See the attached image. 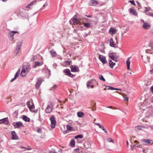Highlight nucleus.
<instances>
[{
	"label": "nucleus",
	"instance_id": "f8f14e48",
	"mask_svg": "<svg viewBox=\"0 0 153 153\" xmlns=\"http://www.w3.org/2000/svg\"><path fill=\"white\" fill-rule=\"evenodd\" d=\"M98 3V2L97 1L91 0L89 2V5L91 6H96Z\"/></svg>",
	"mask_w": 153,
	"mask_h": 153
},
{
	"label": "nucleus",
	"instance_id": "6e6552de",
	"mask_svg": "<svg viewBox=\"0 0 153 153\" xmlns=\"http://www.w3.org/2000/svg\"><path fill=\"white\" fill-rule=\"evenodd\" d=\"M71 24L74 25H76L78 23V21L77 19L76 18L73 17L70 20Z\"/></svg>",
	"mask_w": 153,
	"mask_h": 153
},
{
	"label": "nucleus",
	"instance_id": "e2e57ef3",
	"mask_svg": "<svg viewBox=\"0 0 153 153\" xmlns=\"http://www.w3.org/2000/svg\"><path fill=\"white\" fill-rule=\"evenodd\" d=\"M85 16H87L88 17H89V18H91L92 17V16L91 15H85Z\"/></svg>",
	"mask_w": 153,
	"mask_h": 153
},
{
	"label": "nucleus",
	"instance_id": "5701e85b",
	"mask_svg": "<svg viewBox=\"0 0 153 153\" xmlns=\"http://www.w3.org/2000/svg\"><path fill=\"white\" fill-rule=\"evenodd\" d=\"M130 58L128 57V59L126 61V63L127 65V68L128 70H130V62L129 61Z\"/></svg>",
	"mask_w": 153,
	"mask_h": 153
},
{
	"label": "nucleus",
	"instance_id": "6e6d98bb",
	"mask_svg": "<svg viewBox=\"0 0 153 153\" xmlns=\"http://www.w3.org/2000/svg\"><path fill=\"white\" fill-rule=\"evenodd\" d=\"M16 78H15V77H14L12 79H11V80L10 82H13V81H14L15 79H16Z\"/></svg>",
	"mask_w": 153,
	"mask_h": 153
},
{
	"label": "nucleus",
	"instance_id": "ea45409f",
	"mask_svg": "<svg viewBox=\"0 0 153 153\" xmlns=\"http://www.w3.org/2000/svg\"><path fill=\"white\" fill-rule=\"evenodd\" d=\"M27 105L28 107L29 108H30V106L31 105L30 102V101H28V102H27Z\"/></svg>",
	"mask_w": 153,
	"mask_h": 153
},
{
	"label": "nucleus",
	"instance_id": "09e8293b",
	"mask_svg": "<svg viewBox=\"0 0 153 153\" xmlns=\"http://www.w3.org/2000/svg\"><path fill=\"white\" fill-rule=\"evenodd\" d=\"M50 153H56V152L54 150H51L50 151Z\"/></svg>",
	"mask_w": 153,
	"mask_h": 153
},
{
	"label": "nucleus",
	"instance_id": "052dcab7",
	"mask_svg": "<svg viewBox=\"0 0 153 153\" xmlns=\"http://www.w3.org/2000/svg\"><path fill=\"white\" fill-rule=\"evenodd\" d=\"M102 129L106 133L107 132V131L106 129H105L104 127H103Z\"/></svg>",
	"mask_w": 153,
	"mask_h": 153
},
{
	"label": "nucleus",
	"instance_id": "aec40b11",
	"mask_svg": "<svg viewBox=\"0 0 153 153\" xmlns=\"http://www.w3.org/2000/svg\"><path fill=\"white\" fill-rule=\"evenodd\" d=\"M150 58L149 56H147L146 57H145L144 58H142V59L143 60L144 62L147 63L149 62Z\"/></svg>",
	"mask_w": 153,
	"mask_h": 153
},
{
	"label": "nucleus",
	"instance_id": "4468645a",
	"mask_svg": "<svg viewBox=\"0 0 153 153\" xmlns=\"http://www.w3.org/2000/svg\"><path fill=\"white\" fill-rule=\"evenodd\" d=\"M114 53H109V56L111 58V59L113 60H114L115 61H116L117 60V58H115V56L114 55H113V54H114Z\"/></svg>",
	"mask_w": 153,
	"mask_h": 153
},
{
	"label": "nucleus",
	"instance_id": "3c124183",
	"mask_svg": "<svg viewBox=\"0 0 153 153\" xmlns=\"http://www.w3.org/2000/svg\"><path fill=\"white\" fill-rule=\"evenodd\" d=\"M68 76H69L71 77H73L74 76L73 75L71 74V72H70V73L68 75Z\"/></svg>",
	"mask_w": 153,
	"mask_h": 153
},
{
	"label": "nucleus",
	"instance_id": "2eb2a0df",
	"mask_svg": "<svg viewBox=\"0 0 153 153\" xmlns=\"http://www.w3.org/2000/svg\"><path fill=\"white\" fill-rule=\"evenodd\" d=\"M142 27L144 29H148L150 28V26L146 22H144V23L142 25Z\"/></svg>",
	"mask_w": 153,
	"mask_h": 153
},
{
	"label": "nucleus",
	"instance_id": "1a4fd4ad",
	"mask_svg": "<svg viewBox=\"0 0 153 153\" xmlns=\"http://www.w3.org/2000/svg\"><path fill=\"white\" fill-rule=\"evenodd\" d=\"M71 68L72 72H76L79 70V68L77 66L71 65Z\"/></svg>",
	"mask_w": 153,
	"mask_h": 153
},
{
	"label": "nucleus",
	"instance_id": "de8ad7c7",
	"mask_svg": "<svg viewBox=\"0 0 153 153\" xmlns=\"http://www.w3.org/2000/svg\"><path fill=\"white\" fill-rule=\"evenodd\" d=\"M148 15L149 16H151L153 17V13L149 12V13Z\"/></svg>",
	"mask_w": 153,
	"mask_h": 153
},
{
	"label": "nucleus",
	"instance_id": "bf43d9fd",
	"mask_svg": "<svg viewBox=\"0 0 153 153\" xmlns=\"http://www.w3.org/2000/svg\"><path fill=\"white\" fill-rule=\"evenodd\" d=\"M20 148L22 149H26L25 147H23V146H20Z\"/></svg>",
	"mask_w": 153,
	"mask_h": 153
},
{
	"label": "nucleus",
	"instance_id": "4c0bfd02",
	"mask_svg": "<svg viewBox=\"0 0 153 153\" xmlns=\"http://www.w3.org/2000/svg\"><path fill=\"white\" fill-rule=\"evenodd\" d=\"M107 140L108 142H112V143H114V141L113 140H112L111 138H108L107 139Z\"/></svg>",
	"mask_w": 153,
	"mask_h": 153
},
{
	"label": "nucleus",
	"instance_id": "412c9836",
	"mask_svg": "<svg viewBox=\"0 0 153 153\" xmlns=\"http://www.w3.org/2000/svg\"><path fill=\"white\" fill-rule=\"evenodd\" d=\"M106 88H107L108 90H119L121 91V89H118L117 88H114L110 86H105Z\"/></svg>",
	"mask_w": 153,
	"mask_h": 153
},
{
	"label": "nucleus",
	"instance_id": "4d7b16f0",
	"mask_svg": "<svg viewBox=\"0 0 153 153\" xmlns=\"http://www.w3.org/2000/svg\"><path fill=\"white\" fill-rule=\"evenodd\" d=\"M34 60H35L34 56H33L31 59V61L32 62H33L34 61Z\"/></svg>",
	"mask_w": 153,
	"mask_h": 153
},
{
	"label": "nucleus",
	"instance_id": "f03ea898",
	"mask_svg": "<svg viewBox=\"0 0 153 153\" xmlns=\"http://www.w3.org/2000/svg\"><path fill=\"white\" fill-rule=\"evenodd\" d=\"M50 120L51 121V126L52 128H54L55 126L56 123L55 117L52 115L50 117Z\"/></svg>",
	"mask_w": 153,
	"mask_h": 153
},
{
	"label": "nucleus",
	"instance_id": "0e129e2a",
	"mask_svg": "<svg viewBox=\"0 0 153 153\" xmlns=\"http://www.w3.org/2000/svg\"><path fill=\"white\" fill-rule=\"evenodd\" d=\"M27 150H30L31 149H32V148H26V149Z\"/></svg>",
	"mask_w": 153,
	"mask_h": 153
},
{
	"label": "nucleus",
	"instance_id": "dca6fc26",
	"mask_svg": "<svg viewBox=\"0 0 153 153\" xmlns=\"http://www.w3.org/2000/svg\"><path fill=\"white\" fill-rule=\"evenodd\" d=\"M110 45L111 47L116 48V44H114V41L112 38H111L110 39Z\"/></svg>",
	"mask_w": 153,
	"mask_h": 153
},
{
	"label": "nucleus",
	"instance_id": "a19ab883",
	"mask_svg": "<svg viewBox=\"0 0 153 153\" xmlns=\"http://www.w3.org/2000/svg\"><path fill=\"white\" fill-rule=\"evenodd\" d=\"M48 5V4L47 2H46V3L43 5V7L41 8L40 9V10H43L44 9V7H45V6H47Z\"/></svg>",
	"mask_w": 153,
	"mask_h": 153
},
{
	"label": "nucleus",
	"instance_id": "13d9d810",
	"mask_svg": "<svg viewBox=\"0 0 153 153\" xmlns=\"http://www.w3.org/2000/svg\"><path fill=\"white\" fill-rule=\"evenodd\" d=\"M14 34L16 33H17L18 32L17 31H11Z\"/></svg>",
	"mask_w": 153,
	"mask_h": 153
},
{
	"label": "nucleus",
	"instance_id": "f3484780",
	"mask_svg": "<svg viewBox=\"0 0 153 153\" xmlns=\"http://www.w3.org/2000/svg\"><path fill=\"white\" fill-rule=\"evenodd\" d=\"M130 13L135 16H136L137 14L136 11L132 7H131L130 8Z\"/></svg>",
	"mask_w": 153,
	"mask_h": 153
},
{
	"label": "nucleus",
	"instance_id": "37998d69",
	"mask_svg": "<svg viewBox=\"0 0 153 153\" xmlns=\"http://www.w3.org/2000/svg\"><path fill=\"white\" fill-rule=\"evenodd\" d=\"M151 9V8L150 7H146V10L144 11L145 12H148Z\"/></svg>",
	"mask_w": 153,
	"mask_h": 153
},
{
	"label": "nucleus",
	"instance_id": "79ce46f5",
	"mask_svg": "<svg viewBox=\"0 0 153 153\" xmlns=\"http://www.w3.org/2000/svg\"><path fill=\"white\" fill-rule=\"evenodd\" d=\"M57 86L56 85H54L51 88V90H53V89H55L57 87Z\"/></svg>",
	"mask_w": 153,
	"mask_h": 153
},
{
	"label": "nucleus",
	"instance_id": "f257e3e1",
	"mask_svg": "<svg viewBox=\"0 0 153 153\" xmlns=\"http://www.w3.org/2000/svg\"><path fill=\"white\" fill-rule=\"evenodd\" d=\"M53 109V104L51 102H49L47 108L45 110V112L48 114L50 113L52 111Z\"/></svg>",
	"mask_w": 153,
	"mask_h": 153
},
{
	"label": "nucleus",
	"instance_id": "a878e982",
	"mask_svg": "<svg viewBox=\"0 0 153 153\" xmlns=\"http://www.w3.org/2000/svg\"><path fill=\"white\" fill-rule=\"evenodd\" d=\"M14 34L11 31H10L9 34V35L10 36V40L11 41H12L13 40V39H14Z\"/></svg>",
	"mask_w": 153,
	"mask_h": 153
},
{
	"label": "nucleus",
	"instance_id": "a211bd4d",
	"mask_svg": "<svg viewBox=\"0 0 153 153\" xmlns=\"http://www.w3.org/2000/svg\"><path fill=\"white\" fill-rule=\"evenodd\" d=\"M22 118L26 122H29L30 121V119L25 115H22Z\"/></svg>",
	"mask_w": 153,
	"mask_h": 153
},
{
	"label": "nucleus",
	"instance_id": "e433bc0d",
	"mask_svg": "<svg viewBox=\"0 0 153 153\" xmlns=\"http://www.w3.org/2000/svg\"><path fill=\"white\" fill-rule=\"evenodd\" d=\"M99 78L100 80H102L104 81H105V79L104 78L103 76L102 75H100Z\"/></svg>",
	"mask_w": 153,
	"mask_h": 153
},
{
	"label": "nucleus",
	"instance_id": "58836bf2",
	"mask_svg": "<svg viewBox=\"0 0 153 153\" xmlns=\"http://www.w3.org/2000/svg\"><path fill=\"white\" fill-rule=\"evenodd\" d=\"M32 105H31L30 108H29L30 109H32L34 108L35 106L31 102Z\"/></svg>",
	"mask_w": 153,
	"mask_h": 153
},
{
	"label": "nucleus",
	"instance_id": "864d4df0",
	"mask_svg": "<svg viewBox=\"0 0 153 153\" xmlns=\"http://www.w3.org/2000/svg\"><path fill=\"white\" fill-rule=\"evenodd\" d=\"M99 128H101V129H102V128L104 127L101 125H100L99 126Z\"/></svg>",
	"mask_w": 153,
	"mask_h": 153
},
{
	"label": "nucleus",
	"instance_id": "39448f33",
	"mask_svg": "<svg viewBox=\"0 0 153 153\" xmlns=\"http://www.w3.org/2000/svg\"><path fill=\"white\" fill-rule=\"evenodd\" d=\"M43 82V79L42 78L40 77L38 79L37 82L35 85V87L37 89H38L41 84Z\"/></svg>",
	"mask_w": 153,
	"mask_h": 153
},
{
	"label": "nucleus",
	"instance_id": "4be33fe9",
	"mask_svg": "<svg viewBox=\"0 0 153 153\" xmlns=\"http://www.w3.org/2000/svg\"><path fill=\"white\" fill-rule=\"evenodd\" d=\"M75 140L74 139H72L70 142L71 147H74L75 146Z\"/></svg>",
	"mask_w": 153,
	"mask_h": 153
},
{
	"label": "nucleus",
	"instance_id": "338daca9",
	"mask_svg": "<svg viewBox=\"0 0 153 153\" xmlns=\"http://www.w3.org/2000/svg\"><path fill=\"white\" fill-rule=\"evenodd\" d=\"M95 124L96 125H97L98 126H99V125H100L99 123H95Z\"/></svg>",
	"mask_w": 153,
	"mask_h": 153
},
{
	"label": "nucleus",
	"instance_id": "6ab92c4d",
	"mask_svg": "<svg viewBox=\"0 0 153 153\" xmlns=\"http://www.w3.org/2000/svg\"><path fill=\"white\" fill-rule=\"evenodd\" d=\"M42 64L39 62H35L34 65H33V68H35L37 66H39L41 65Z\"/></svg>",
	"mask_w": 153,
	"mask_h": 153
},
{
	"label": "nucleus",
	"instance_id": "49530a36",
	"mask_svg": "<svg viewBox=\"0 0 153 153\" xmlns=\"http://www.w3.org/2000/svg\"><path fill=\"white\" fill-rule=\"evenodd\" d=\"M150 90L152 91V94H153V85L151 87Z\"/></svg>",
	"mask_w": 153,
	"mask_h": 153
},
{
	"label": "nucleus",
	"instance_id": "69168bd1",
	"mask_svg": "<svg viewBox=\"0 0 153 153\" xmlns=\"http://www.w3.org/2000/svg\"><path fill=\"white\" fill-rule=\"evenodd\" d=\"M151 101L153 103V96L152 97L151 100Z\"/></svg>",
	"mask_w": 153,
	"mask_h": 153
},
{
	"label": "nucleus",
	"instance_id": "774afa93",
	"mask_svg": "<svg viewBox=\"0 0 153 153\" xmlns=\"http://www.w3.org/2000/svg\"><path fill=\"white\" fill-rule=\"evenodd\" d=\"M141 21L142 22H143L144 23V22H145L144 21V20L143 19H141Z\"/></svg>",
	"mask_w": 153,
	"mask_h": 153
},
{
	"label": "nucleus",
	"instance_id": "8fccbe9b",
	"mask_svg": "<svg viewBox=\"0 0 153 153\" xmlns=\"http://www.w3.org/2000/svg\"><path fill=\"white\" fill-rule=\"evenodd\" d=\"M37 132L38 133H42V130L40 128H38L37 130Z\"/></svg>",
	"mask_w": 153,
	"mask_h": 153
},
{
	"label": "nucleus",
	"instance_id": "680f3d73",
	"mask_svg": "<svg viewBox=\"0 0 153 153\" xmlns=\"http://www.w3.org/2000/svg\"><path fill=\"white\" fill-rule=\"evenodd\" d=\"M79 150V149L78 148L76 149H74V151H76V152H77V151Z\"/></svg>",
	"mask_w": 153,
	"mask_h": 153
},
{
	"label": "nucleus",
	"instance_id": "b1692460",
	"mask_svg": "<svg viewBox=\"0 0 153 153\" xmlns=\"http://www.w3.org/2000/svg\"><path fill=\"white\" fill-rule=\"evenodd\" d=\"M36 1H33L31 2L30 4H29L27 6V8H30V6L33 4H36Z\"/></svg>",
	"mask_w": 153,
	"mask_h": 153
},
{
	"label": "nucleus",
	"instance_id": "7ed1b4c3",
	"mask_svg": "<svg viewBox=\"0 0 153 153\" xmlns=\"http://www.w3.org/2000/svg\"><path fill=\"white\" fill-rule=\"evenodd\" d=\"M13 125L16 128H19L24 126L23 124L20 121L14 122L13 123Z\"/></svg>",
	"mask_w": 153,
	"mask_h": 153
},
{
	"label": "nucleus",
	"instance_id": "423d86ee",
	"mask_svg": "<svg viewBox=\"0 0 153 153\" xmlns=\"http://www.w3.org/2000/svg\"><path fill=\"white\" fill-rule=\"evenodd\" d=\"M22 45V43L19 42L17 43L16 48L15 51V53H16V55H17L19 53L20 50Z\"/></svg>",
	"mask_w": 153,
	"mask_h": 153
},
{
	"label": "nucleus",
	"instance_id": "c03bdc74",
	"mask_svg": "<svg viewBox=\"0 0 153 153\" xmlns=\"http://www.w3.org/2000/svg\"><path fill=\"white\" fill-rule=\"evenodd\" d=\"M129 2L133 5H135V4L134 0L130 1Z\"/></svg>",
	"mask_w": 153,
	"mask_h": 153
},
{
	"label": "nucleus",
	"instance_id": "c85d7f7f",
	"mask_svg": "<svg viewBox=\"0 0 153 153\" xmlns=\"http://www.w3.org/2000/svg\"><path fill=\"white\" fill-rule=\"evenodd\" d=\"M109 64L110 67L112 68L115 65V63L113 62L111 60L109 61Z\"/></svg>",
	"mask_w": 153,
	"mask_h": 153
},
{
	"label": "nucleus",
	"instance_id": "9b49d317",
	"mask_svg": "<svg viewBox=\"0 0 153 153\" xmlns=\"http://www.w3.org/2000/svg\"><path fill=\"white\" fill-rule=\"evenodd\" d=\"M9 123L8 119L7 117L0 120V124L4 123L5 124H7Z\"/></svg>",
	"mask_w": 153,
	"mask_h": 153
},
{
	"label": "nucleus",
	"instance_id": "ddd939ff",
	"mask_svg": "<svg viewBox=\"0 0 153 153\" xmlns=\"http://www.w3.org/2000/svg\"><path fill=\"white\" fill-rule=\"evenodd\" d=\"M28 72V71H27L24 68H22L20 74L21 76L22 77L25 76Z\"/></svg>",
	"mask_w": 153,
	"mask_h": 153
},
{
	"label": "nucleus",
	"instance_id": "5fc2aeb1",
	"mask_svg": "<svg viewBox=\"0 0 153 153\" xmlns=\"http://www.w3.org/2000/svg\"><path fill=\"white\" fill-rule=\"evenodd\" d=\"M71 61H66V63H68L69 64H70L71 63Z\"/></svg>",
	"mask_w": 153,
	"mask_h": 153
},
{
	"label": "nucleus",
	"instance_id": "603ef678",
	"mask_svg": "<svg viewBox=\"0 0 153 153\" xmlns=\"http://www.w3.org/2000/svg\"><path fill=\"white\" fill-rule=\"evenodd\" d=\"M20 15L22 16H26V15H25L23 14V12H20Z\"/></svg>",
	"mask_w": 153,
	"mask_h": 153
},
{
	"label": "nucleus",
	"instance_id": "c9c22d12",
	"mask_svg": "<svg viewBox=\"0 0 153 153\" xmlns=\"http://www.w3.org/2000/svg\"><path fill=\"white\" fill-rule=\"evenodd\" d=\"M20 69H19V70L16 72L14 76L15 78H17V77L18 76L20 72Z\"/></svg>",
	"mask_w": 153,
	"mask_h": 153
},
{
	"label": "nucleus",
	"instance_id": "393cba45",
	"mask_svg": "<svg viewBox=\"0 0 153 153\" xmlns=\"http://www.w3.org/2000/svg\"><path fill=\"white\" fill-rule=\"evenodd\" d=\"M110 33H112V34H115L116 33L115 29H114L112 27H111L109 31Z\"/></svg>",
	"mask_w": 153,
	"mask_h": 153
},
{
	"label": "nucleus",
	"instance_id": "cd10ccee",
	"mask_svg": "<svg viewBox=\"0 0 153 153\" xmlns=\"http://www.w3.org/2000/svg\"><path fill=\"white\" fill-rule=\"evenodd\" d=\"M23 68H24L27 71H28V72L29 71L30 69V67L29 65H25L23 67Z\"/></svg>",
	"mask_w": 153,
	"mask_h": 153
},
{
	"label": "nucleus",
	"instance_id": "473e14b6",
	"mask_svg": "<svg viewBox=\"0 0 153 153\" xmlns=\"http://www.w3.org/2000/svg\"><path fill=\"white\" fill-rule=\"evenodd\" d=\"M84 25L85 27L87 28H89L91 26L90 24L87 23H84Z\"/></svg>",
	"mask_w": 153,
	"mask_h": 153
},
{
	"label": "nucleus",
	"instance_id": "9d476101",
	"mask_svg": "<svg viewBox=\"0 0 153 153\" xmlns=\"http://www.w3.org/2000/svg\"><path fill=\"white\" fill-rule=\"evenodd\" d=\"M12 139L13 140H18L19 139L18 137L14 131L11 132Z\"/></svg>",
	"mask_w": 153,
	"mask_h": 153
},
{
	"label": "nucleus",
	"instance_id": "7c9ffc66",
	"mask_svg": "<svg viewBox=\"0 0 153 153\" xmlns=\"http://www.w3.org/2000/svg\"><path fill=\"white\" fill-rule=\"evenodd\" d=\"M83 137V135L81 134H79V135H76V137H75V139H76L77 138H82Z\"/></svg>",
	"mask_w": 153,
	"mask_h": 153
},
{
	"label": "nucleus",
	"instance_id": "bb28decb",
	"mask_svg": "<svg viewBox=\"0 0 153 153\" xmlns=\"http://www.w3.org/2000/svg\"><path fill=\"white\" fill-rule=\"evenodd\" d=\"M77 115L79 117H81L84 115V114L83 112H82L79 111L77 112Z\"/></svg>",
	"mask_w": 153,
	"mask_h": 153
},
{
	"label": "nucleus",
	"instance_id": "c756f323",
	"mask_svg": "<svg viewBox=\"0 0 153 153\" xmlns=\"http://www.w3.org/2000/svg\"><path fill=\"white\" fill-rule=\"evenodd\" d=\"M92 81L91 80H89L88 81L87 83V87L88 88H90V86L91 84L92 83Z\"/></svg>",
	"mask_w": 153,
	"mask_h": 153
},
{
	"label": "nucleus",
	"instance_id": "f704fd0d",
	"mask_svg": "<svg viewBox=\"0 0 153 153\" xmlns=\"http://www.w3.org/2000/svg\"><path fill=\"white\" fill-rule=\"evenodd\" d=\"M66 127H67V130L69 131H71L73 129V127H71V126L68 125H67L66 126Z\"/></svg>",
	"mask_w": 153,
	"mask_h": 153
},
{
	"label": "nucleus",
	"instance_id": "72a5a7b5",
	"mask_svg": "<svg viewBox=\"0 0 153 153\" xmlns=\"http://www.w3.org/2000/svg\"><path fill=\"white\" fill-rule=\"evenodd\" d=\"M64 72L67 75H68L69 74L70 72V70L68 69H66L64 70Z\"/></svg>",
	"mask_w": 153,
	"mask_h": 153
},
{
	"label": "nucleus",
	"instance_id": "a18cd8bd",
	"mask_svg": "<svg viewBox=\"0 0 153 153\" xmlns=\"http://www.w3.org/2000/svg\"><path fill=\"white\" fill-rule=\"evenodd\" d=\"M123 97L126 101H128V97H126V96H124Z\"/></svg>",
	"mask_w": 153,
	"mask_h": 153
},
{
	"label": "nucleus",
	"instance_id": "0eeeda50",
	"mask_svg": "<svg viewBox=\"0 0 153 153\" xmlns=\"http://www.w3.org/2000/svg\"><path fill=\"white\" fill-rule=\"evenodd\" d=\"M99 55V59L103 63L105 64L107 63V61L105 57L103 55H100L98 54Z\"/></svg>",
	"mask_w": 153,
	"mask_h": 153
},
{
	"label": "nucleus",
	"instance_id": "20e7f679",
	"mask_svg": "<svg viewBox=\"0 0 153 153\" xmlns=\"http://www.w3.org/2000/svg\"><path fill=\"white\" fill-rule=\"evenodd\" d=\"M141 142L144 145H147L149 144H152L153 143V140L149 139H143L141 140Z\"/></svg>",
	"mask_w": 153,
	"mask_h": 153
},
{
	"label": "nucleus",
	"instance_id": "2f4dec72",
	"mask_svg": "<svg viewBox=\"0 0 153 153\" xmlns=\"http://www.w3.org/2000/svg\"><path fill=\"white\" fill-rule=\"evenodd\" d=\"M50 52L52 54L53 57H55L56 55V53L55 51L53 50H51L50 51Z\"/></svg>",
	"mask_w": 153,
	"mask_h": 153
}]
</instances>
